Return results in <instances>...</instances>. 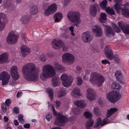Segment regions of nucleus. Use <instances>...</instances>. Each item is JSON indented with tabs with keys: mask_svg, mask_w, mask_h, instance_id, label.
<instances>
[{
	"mask_svg": "<svg viewBox=\"0 0 129 129\" xmlns=\"http://www.w3.org/2000/svg\"><path fill=\"white\" fill-rule=\"evenodd\" d=\"M39 71V69L34 64L31 63H28L24 66L22 70L24 78L29 81L37 80L38 79Z\"/></svg>",
	"mask_w": 129,
	"mask_h": 129,
	"instance_id": "1",
	"label": "nucleus"
},
{
	"mask_svg": "<svg viewBox=\"0 0 129 129\" xmlns=\"http://www.w3.org/2000/svg\"><path fill=\"white\" fill-rule=\"evenodd\" d=\"M55 72L53 67L50 65L43 66L40 78L42 80H45L47 78L52 77L55 75Z\"/></svg>",
	"mask_w": 129,
	"mask_h": 129,
	"instance_id": "2",
	"label": "nucleus"
},
{
	"mask_svg": "<svg viewBox=\"0 0 129 129\" xmlns=\"http://www.w3.org/2000/svg\"><path fill=\"white\" fill-rule=\"evenodd\" d=\"M81 14L78 11H71L67 13V17L69 20L74 23V26H78L81 22Z\"/></svg>",
	"mask_w": 129,
	"mask_h": 129,
	"instance_id": "3",
	"label": "nucleus"
},
{
	"mask_svg": "<svg viewBox=\"0 0 129 129\" xmlns=\"http://www.w3.org/2000/svg\"><path fill=\"white\" fill-rule=\"evenodd\" d=\"M91 77L90 80L91 83L99 87L101 86L105 80V78L101 74L95 72L91 74Z\"/></svg>",
	"mask_w": 129,
	"mask_h": 129,
	"instance_id": "4",
	"label": "nucleus"
},
{
	"mask_svg": "<svg viewBox=\"0 0 129 129\" xmlns=\"http://www.w3.org/2000/svg\"><path fill=\"white\" fill-rule=\"evenodd\" d=\"M117 110V109L116 108H111L108 110L106 114V118H105L103 120V123H102V119L100 118L99 117L97 120L96 123L94 125V127H98L100 125L102 126L104 124L109 123V120L107 118L110 116Z\"/></svg>",
	"mask_w": 129,
	"mask_h": 129,
	"instance_id": "5",
	"label": "nucleus"
},
{
	"mask_svg": "<svg viewBox=\"0 0 129 129\" xmlns=\"http://www.w3.org/2000/svg\"><path fill=\"white\" fill-rule=\"evenodd\" d=\"M116 3L114 5L115 10L118 13H119L121 11L122 15L125 17L127 18L129 17V10L127 8L124 7L122 8L121 6L122 0H114Z\"/></svg>",
	"mask_w": 129,
	"mask_h": 129,
	"instance_id": "6",
	"label": "nucleus"
},
{
	"mask_svg": "<svg viewBox=\"0 0 129 129\" xmlns=\"http://www.w3.org/2000/svg\"><path fill=\"white\" fill-rule=\"evenodd\" d=\"M49 4L46 3L43 6V9L45 10L44 14L48 16L53 14L56 11L57 6L55 3H53L49 6Z\"/></svg>",
	"mask_w": 129,
	"mask_h": 129,
	"instance_id": "7",
	"label": "nucleus"
},
{
	"mask_svg": "<svg viewBox=\"0 0 129 129\" xmlns=\"http://www.w3.org/2000/svg\"><path fill=\"white\" fill-rule=\"evenodd\" d=\"M121 97V95L117 92H110L107 94L106 98L111 103H115Z\"/></svg>",
	"mask_w": 129,
	"mask_h": 129,
	"instance_id": "8",
	"label": "nucleus"
},
{
	"mask_svg": "<svg viewBox=\"0 0 129 129\" xmlns=\"http://www.w3.org/2000/svg\"><path fill=\"white\" fill-rule=\"evenodd\" d=\"M19 37L18 35L15 31H11L7 37V42L10 45L15 44L17 42Z\"/></svg>",
	"mask_w": 129,
	"mask_h": 129,
	"instance_id": "9",
	"label": "nucleus"
},
{
	"mask_svg": "<svg viewBox=\"0 0 129 129\" xmlns=\"http://www.w3.org/2000/svg\"><path fill=\"white\" fill-rule=\"evenodd\" d=\"M62 60L63 62L68 65L72 64L75 60V57L72 54L66 53L62 56Z\"/></svg>",
	"mask_w": 129,
	"mask_h": 129,
	"instance_id": "10",
	"label": "nucleus"
},
{
	"mask_svg": "<svg viewBox=\"0 0 129 129\" xmlns=\"http://www.w3.org/2000/svg\"><path fill=\"white\" fill-rule=\"evenodd\" d=\"M10 78V75L6 71H3L0 73V79L2 80V85L8 84Z\"/></svg>",
	"mask_w": 129,
	"mask_h": 129,
	"instance_id": "11",
	"label": "nucleus"
},
{
	"mask_svg": "<svg viewBox=\"0 0 129 129\" xmlns=\"http://www.w3.org/2000/svg\"><path fill=\"white\" fill-rule=\"evenodd\" d=\"M58 116L56 118L54 124L61 126L63 123L66 122L68 121L67 118L65 116L62 115L58 114Z\"/></svg>",
	"mask_w": 129,
	"mask_h": 129,
	"instance_id": "12",
	"label": "nucleus"
},
{
	"mask_svg": "<svg viewBox=\"0 0 129 129\" xmlns=\"http://www.w3.org/2000/svg\"><path fill=\"white\" fill-rule=\"evenodd\" d=\"M81 38L82 40L85 43H89L93 39V36L91 33L89 31L83 33L82 34Z\"/></svg>",
	"mask_w": 129,
	"mask_h": 129,
	"instance_id": "13",
	"label": "nucleus"
},
{
	"mask_svg": "<svg viewBox=\"0 0 129 129\" xmlns=\"http://www.w3.org/2000/svg\"><path fill=\"white\" fill-rule=\"evenodd\" d=\"M92 31L96 36L99 37L102 35L103 32L101 28L99 26L94 25L92 28Z\"/></svg>",
	"mask_w": 129,
	"mask_h": 129,
	"instance_id": "14",
	"label": "nucleus"
},
{
	"mask_svg": "<svg viewBox=\"0 0 129 129\" xmlns=\"http://www.w3.org/2000/svg\"><path fill=\"white\" fill-rule=\"evenodd\" d=\"M9 59V54L7 52L3 53L0 55V64H3L8 63Z\"/></svg>",
	"mask_w": 129,
	"mask_h": 129,
	"instance_id": "15",
	"label": "nucleus"
},
{
	"mask_svg": "<svg viewBox=\"0 0 129 129\" xmlns=\"http://www.w3.org/2000/svg\"><path fill=\"white\" fill-rule=\"evenodd\" d=\"M105 29V35L107 37L110 38L114 36L115 33L110 26H106Z\"/></svg>",
	"mask_w": 129,
	"mask_h": 129,
	"instance_id": "16",
	"label": "nucleus"
},
{
	"mask_svg": "<svg viewBox=\"0 0 129 129\" xmlns=\"http://www.w3.org/2000/svg\"><path fill=\"white\" fill-rule=\"evenodd\" d=\"M104 51L106 56L108 59L112 60L114 59V53L111 49H105Z\"/></svg>",
	"mask_w": 129,
	"mask_h": 129,
	"instance_id": "17",
	"label": "nucleus"
},
{
	"mask_svg": "<svg viewBox=\"0 0 129 129\" xmlns=\"http://www.w3.org/2000/svg\"><path fill=\"white\" fill-rule=\"evenodd\" d=\"M52 43L59 48H65L64 43L60 40L54 39Z\"/></svg>",
	"mask_w": 129,
	"mask_h": 129,
	"instance_id": "18",
	"label": "nucleus"
},
{
	"mask_svg": "<svg viewBox=\"0 0 129 129\" xmlns=\"http://www.w3.org/2000/svg\"><path fill=\"white\" fill-rule=\"evenodd\" d=\"M2 15V13H0V31L4 29L6 24L8 21V20L6 17H1V16Z\"/></svg>",
	"mask_w": 129,
	"mask_h": 129,
	"instance_id": "19",
	"label": "nucleus"
},
{
	"mask_svg": "<svg viewBox=\"0 0 129 129\" xmlns=\"http://www.w3.org/2000/svg\"><path fill=\"white\" fill-rule=\"evenodd\" d=\"M97 6L95 5H92L90 6L89 9V14L92 17H95L97 14Z\"/></svg>",
	"mask_w": 129,
	"mask_h": 129,
	"instance_id": "20",
	"label": "nucleus"
},
{
	"mask_svg": "<svg viewBox=\"0 0 129 129\" xmlns=\"http://www.w3.org/2000/svg\"><path fill=\"white\" fill-rule=\"evenodd\" d=\"M52 85L55 87L58 86L60 84V79L58 77H55L51 80Z\"/></svg>",
	"mask_w": 129,
	"mask_h": 129,
	"instance_id": "21",
	"label": "nucleus"
},
{
	"mask_svg": "<svg viewBox=\"0 0 129 129\" xmlns=\"http://www.w3.org/2000/svg\"><path fill=\"white\" fill-rule=\"evenodd\" d=\"M54 21L58 22L63 18V14L60 12H57L54 14Z\"/></svg>",
	"mask_w": 129,
	"mask_h": 129,
	"instance_id": "22",
	"label": "nucleus"
},
{
	"mask_svg": "<svg viewBox=\"0 0 129 129\" xmlns=\"http://www.w3.org/2000/svg\"><path fill=\"white\" fill-rule=\"evenodd\" d=\"M74 103L77 106L82 108H84L86 106V104L84 101L76 100L74 101Z\"/></svg>",
	"mask_w": 129,
	"mask_h": 129,
	"instance_id": "23",
	"label": "nucleus"
},
{
	"mask_svg": "<svg viewBox=\"0 0 129 129\" xmlns=\"http://www.w3.org/2000/svg\"><path fill=\"white\" fill-rule=\"evenodd\" d=\"M80 90L79 88L75 87L72 90L71 95L73 97H75L76 96L80 95Z\"/></svg>",
	"mask_w": 129,
	"mask_h": 129,
	"instance_id": "24",
	"label": "nucleus"
},
{
	"mask_svg": "<svg viewBox=\"0 0 129 129\" xmlns=\"http://www.w3.org/2000/svg\"><path fill=\"white\" fill-rule=\"evenodd\" d=\"M70 78L68 80L62 82L63 85L64 87H68L71 85L73 78V77H70Z\"/></svg>",
	"mask_w": 129,
	"mask_h": 129,
	"instance_id": "25",
	"label": "nucleus"
},
{
	"mask_svg": "<svg viewBox=\"0 0 129 129\" xmlns=\"http://www.w3.org/2000/svg\"><path fill=\"white\" fill-rule=\"evenodd\" d=\"M67 93V91L65 89H61L59 90L57 93L59 98L64 96Z\"/></svg>",
	"mask_w": 129,
	"mask_h": 129,
	"instance_id": "26",
	"label": "nucleus"
},
{
	"mask_svg": "<svg viewBox=\"0 0 129 129\" xmlns=\"http://www.w3.org/2000/svg\"><path fill=\"white\" fill-rule=\"evenodd\" d=\"M29 11L30 13L31 14L35 15L38 12V7L36 5H33L30 7Z\"/></svg>",
	"mask_w": 129,
	"mask_h": 129,
	"instance_id": "27",
	"label": "nucleus"
},
{
	"mask_svg": "<svg viewBox=\"0 0 129 129\" xmlns=\"http://www.w3.org/2000/svg\"><path fill=\"white\" fill-rule=\"evenodd\" d=\"M111 86L112 88L115 90L114 91L117 92L119 91V90L121 88V86L119 84L115 82H113L112 83Z\"/></svg>",
	"mask_w": 129,
	"mask_h": 129,
	"instance_id": "28",
	"label": "nucleus"
},
{
	"mask_svg": "<svg viewBox=\"0 0 129 129\" xmlns=\"http://www.w3.org/2000/svg\"><path fill=\"white\" fill-rule=\"evenodd\" d=\"M68 28L66 26L64 25L62 28L61 31L64 34L63 35V36L66 39L68 37V36L67 35H65V34L67 33L68 32Z\"/></svg>",
	"mask_w": 129,
	"mask_h": 129,
	"instance_id": "29",
	"label": "nucleus"
},
{
	"mask_svg": "<svg viewBox=\"0 0 129 129\" xmlns=\"http://www.w3.org/2000/svg\"><path fill=\"white\" fill-rule=\"evenodd\" d=\"M100 17L99 20L101 23H103L104 21L106 20L107 19V15L105 13H101L100 15Z\"/></svg>",
	"mask_w": 129,
	"mask_h": 129,
	"instance_id": "30",
	"label": "nucleus"
},
{
	"mask_svg": "<svg viewBox=\"0 0 129 129\" xmlns=\"http://www.w3.org/2000/svg\"><path fill=\"white\" fill-rule=\"evenodd\" d=\"M18 68L16 66H12L10 68V73L11 74L15 73L18 72Z\"/></svg>",
	"mask_w": 129,
	"mask_h": 129,
	"instance_id": "31",
	"label": "nucleus"
},
{
	"mask_svg": "<svg viewBox=\"0 0 129 129\" xmlns=\"http://www.w3.org/2000/svg\"><path fill=\"white\" fill-rule=\"evenodd\" d=\"M127 25L122 21L119 22L118 23V26L120 27L123 32L124 31V30H125L126 28V25Z\"/></svg>",
	"mask_w": 129,
	"mask_h": 129,
	"instance_id": "32",
	"label": "nucleus"
},
{
	"mask_svg": "<svg viewBox=\"0 0 129 129\" xmlns=\"http://www.w3.org/2000/svg\"><path fill=\"white\" fill-rule=\"evenodd\" d=\"M30 51V49H21V52L23 57H25L29 53Z\"/></svg>",
	"mask_w": 129,
	"mask_h": 129,
	"instance_id": "33",
	"label": "nucleus"
},
{
	"mask_svg": "<svg viewBox=\"0 0 129 129\" xmlns=\"http://www.w3.org/2000/svg\"><path fill=\"white\" fill-rule=\"evenodd\" d=\"M70 77H73L72 76L69 75L68 76L66 74H63L61 76L60 78L62 81V82L64 81H66L69 79Z\"/></svg>",
	"mask_w": 129,
	"mask_h": 129,
	"instance_id": "34",
	"label": "nucleus"
},
{
	"mask_svg": "<svg viewBox=\"0 0 129 129\" xmlns=\"http://www.w3.org/2000/svg\"><path fill=\"white\" fill-rule=\"evenodd\" d=\"M20 21L23 24H26L29 21V19L26 16H22L20 19Z\"/></svg>",
	"mask_w": 129,
	"mask_h": 129,
	"instance_id": "35",
	"label": "nucleus"
},
{
	"mask_svg": "<svg viewBox=\"0 0 129 129\" xmlns=\"http://www.w3.org/2000/svg\"><path fill=\"white\" fill-rule=\"evenodd\" d=\"M95 93H93L88 95L86 94V97L87 99L90 101H92L95 99Z\"/></svg>",
	"mask_w": 129,
	"mask_h": 129,
	"instance_id": "36",
	"label": "nucleus"
},
{
	"mask_svg": "<svg viewBox=\"0 0 129 129\" xmlns=\"http://www.w3.org/2000/svg\"><path fill=\"white\" fill-rule=\"evenodd\" d=\"M107 0H104L100 3V6L103 9L106 8L107 5Z\"/></svg>",
	"mask_w": 129,
	"mask_h": 129,
	"instance_id": "37",
	"label": "nucleus"
},
{
	"mask_svg": "<svg viewBox=\"0 0 129 129\" xmlns=\"http://www.w3.org/2000/svg\"><path fill=\"white\" fill-rule=\"evenodd\" d=\"M13 79L15 80H17L20 78V75L18 72L11 74Z\"/></svg>",
	"mask_w": 129,
	"mask_h": 129,
	"instance_id": "38",
	"label": "nucleus"
},
{
	"mask_svg": "<svg viewBox=\"0 0 129 129\" xmlns=\"http://www.w3.org/2000/svg\"><path fill=\"white\" fill-rule=\"evenodd\" d=\"M106 11L108 14L111 15H114L115 13L113 10L110 7H108L105 9Z\"/></svg>",
	"mask_w": 129,
	"mask_h": 129,
	"instance_id": "39",
	"label": "nucleus"
},
{
	"mask_svg": "<svg viewBox=\"0 0 129 129\" xmlns=\"http://www.w3.org/2000/svg\"><path fill=\"white\" fill-rule=\"evenodd\" d=\"M94 110V113L96 115L99 116L101 115V112L99 107H95Z\"/></svg>",
	"mask_w": 129,
	"mask_h": 129,
	"instance_id": "40",
	"label": "nucleus"
},
{
	"mask_svg": "<svg viewBox=\"0 0 129 129\" xmlns=\"http://www.w3.org/2000/svg\"><path fill=\"white\" fill-rule=\"evenodd\" d=\"M93 123V121L90 119H89L86 122L85 126L86 127H91L92 126Z\"/></svg>",
	"mask_w": 129,
	"mask_h": 129,
	"instance_id": "41",
	"label": "nucleus"
},
{
	"mask_svg": "<svg viewBox=\"0 0 129 129\" xmlns=\"http://www.w3.org/2000/svg\"><path fill=\"white\" fill-rule=\"evenodd\" d=\"M114 59L115 62L116 63H119L120 62V57L117 54H115L114 55Z\"/></svg>",
	"mask_w": 129,
	"mask_h": 129,
	"instance_id": "42",
	"label": "nucleus"
},
{
	"mask_svg": "<svg viewBox=\"0 0 129 129\" xmlns=\"http://www.w3.org/2000/svg\"><path fill=\"white\" fill-rule=\"evenodd\" d=\"M54 66L56 69L59 71H61L63 69L62 66L57 63H56L54 64Z\"/></svg>",
	"mask_w": 129,
	"mask_h": 129,
	"instance_id": "43",
	"label": "nucleus"
},
{
	"mask_svg": "<svg viewBox=\"0 0 129 129\" xmlns=\"http://www.w3.org/2000/svg\"><path fill=\"white\" fill-rule=\"evenodd\" d=\"M112 26L114 28L115 31L117 33H119L120 32L121 30L115 24L113 23Z\"/></svg>",
	"mask_w": 129,
	"mask_h": 129,
	"instance_id": "44",
	"label": "nucleus"
},
{
	"mask_svg": "<svg viewBox=\"0 0 129 129\" xmlns=\"http://www.w3.org/2000/svg\"><path fill=\"white\" fill-rule=\"evenodd\" d=\"M46 91L50 97L52 99L53 97L52 90L51 88H47L46 89Z\"/></svg>",
	"mask_w": 129,
	"mask_h": 129,
	"instance_id": "45",
	"label": "nucleus"
},
{
	"mask_svg": "<svg viewBox=\"0 0 129 129\" xmlns=\"http://www.w3.org/2000/svg\"><path fill=\"white\" fill-rule=\"evenodd\" d=\"M115 75L117 79L119 80L120 79V77H121V73L120 71H116L115 73Z\"/></svg>",
	"mask_w": 129,
	"mask_h": 129,
	"instance_id": "46",
	"label": "nucleus"
},
{
	"mask_svg": "<svg viewBox=\"0 0 129 129\" xmlns=\"http://www.w3.org/2000/svg\"><path fill=\"white\" fill-rule=\"evenodd\" d=\"M84 115L87 118H90L92 116L91 114L88 112H86L84 113Z\"/></svg>",
	"mask_w": 129,
	"mask_h": 129,
	"instance_id": "47",
	"label": "nucleus"
},
{
	"mask_svg": "<svg viewBox=\"0 0 129 129\" xmlns=\"http://www.w3.org/2000/svg\"><path fill=\"white\" fill-rule=\"evenodd\" d=\"M77 83L78 85H81L82 84L83 80L80 77H78L77 78Z\"/></svg>",
	"mask_w": 129,
	"mask_h": 129,
	"instance_id": "48",
	"label": "nucleus"
},
{
	"mask_svg": "<svg viewBox=\"0 0 129 129\" xmlns=\"http://www.w3.org/2000/svg\"><path fill=\"white\" fill-rule=\"evenodd\" d=\"M95 93L94 91L91 88H89L87 90L86 94H91Z\"/></svg>",
	"mask_w": 129,
	"mask_h": 129,
	"instance_id": "49",
	"label": "nucleus"
},
{
	"mask_svg": "<svg viewBox=\"0 0 129 129\" xmlns=\"http://www.w3.org/2000/svg\"><path fill=\"white\" fill-rule=\"evenodd\" d=\"M23 118V115L19 114L18 116V120L21 123H23L24 120Z\"/></svg>",
	"mask_w": 129,
	"mask_h": 129,
	"instance_id": "50",
	"label": "nucleus"
},
{
	"mask_svg": "<svg viewBox=\"0 0 129 129\" xmlns=\"http://www.w3.org/2000/svg\"><path fill=\"white\" fill-rule=\"evenodd\" d=\"M46 59L45 56L43 54H42L40 56L39 60L41 61L44 62Z\"/></svg>",
	"mask_w": 129,
	"mask_h": 129,
	"instance_id": "51",
	"label": "nucleus"
},
{
	"mask_svg": "<svg viewBox=\"0 0 129 129\" xmlns=\"http://www.w3.org/2000/svg\"><path fill=\"white\" fill-rule=\"evenodd\" d=\"M126 28L123 32L126 34H129V24L126 25Z\"/></svg>",
	"mask_w": 129,
	"mask_h": 129,
	"instance_id": "52",
	"label": "nucleus"
},
{
	"mask_svg": "<svg viewBox=\"0 0 129 129\" xmlns=\"http://www.w3.org/2000/svg\"><path fill=\"white\" fill-rule=\"evenodd\" d=\"M1 109L4 112H5L7 110V108L6 105L3 103L2 104Z\"/></svg>",
	"mask_w": 129,
	"mask_h": 129,
	"instance_id": "53",
	"label": "nucleus"
},
{
	"mask_svg": "<svg viewBox=\"0 0 129 129\" xmlns=\"http://www.w3.org/2000/svg\"><path fill=\"white\" fill-rule=\"evenodd\" d=\"M55 107L56 109H59V107L60 106L61 102L60 101H56L55 102Z\"/></svg>",
	"mask_w": 129,
	"mask_h": 129,
	"instance_id": "54",
	"label": "nucleus"
},
{
	"mask_svg": "<svg viewBox=\"0 0 129 129\" xmlns=\"http://www.w3.org/2000/svg\"><path fill=\"white\" fill-rule=\"evenodd\" d=\"M74 27L71 26L69 28V30L71 31V34L73 36H75V34L74 33Z\"/></svg>",
	"mask_w": 129,
	"mask_h": 129,
	"instance_id": "55",
	"label": "nucleus"
},
{
	"mask_svg": "<svg viewBox=\"0 0 129 129\" xmlns=\"http://www.w3.org/2000/svg\"><path fill=\"white\" fill-rule=\"evenodd\" d=\"M102 63L104 64H106L108 63L109 65L110 64V63L109 62V61L107 60H102Z\"/></svg>",
	"mask_w": 129,
	"mask_h": 129,
	"instance_id": "56",
	"label": "nucleus"
},
{
	"mask_svg": "<svg viewBox=\"0 0 129 129\" xmlns=\"http://www.w3.org/2000/svg\"><path fill=\"white\" fill-rule=\"evenodd\" d=\"M52 117L51 115L49 114H48L46 116V119L48 121H50Z\"/></svg>",
	"mask_w": 129,
	"mask_h": 129,
	"instance_id": "57",
	"label": "nucleus"
},
{
	"mask_svg": "<svg viewBox=\"0 0 129 129\" xmlns=\"http://www.w3.org/2000/svg\"><path fill=\"white\" fill-rule=\"evenodd\" d=\"M7 5H11L12 4V0H7L6 3Z\"/></svg>",
	"mask_w": 129,
	"mask_h": 129,
	"instance_id": "58",
	"label": "nucleus"
},
{
	"mask_svg": "<svg viewBox=\"0 0 129 129\" xmlns=\"http://www.w3.org/2000/svg\"><path fill=\"white\" fill-rule=\"evenodd\" d=\"M11 102L10 100L9 99H8L5 101V103L7 106H8L10 104Z\"/></svg>",
	"mask_w": 129,
	"mask_h": 129,
	"instance_id": "59",
	"label": "nucleus"
},
{
	"mask_svg": "<svg viewBox=\"0 0 129 129\" xmlns=\"http://www.w3.org/2000/svg\"><path fill=\"white\" fill-rule=\"evenodd\" d=\"M15 80H11L10 82V85L12 86H14L16 84V82L15 81Z\"/></svg>",
	"mask_w": 129,
	"mask_h": 129,
	"instance_id": "60",
	"label": "nucleus"
},
{
	"mask_svg": "<svg viewBox=\"0 0 129 129\" xmlns=\"http://www.w3.org/2000/svg\"><path fill=\"white\" fill-rule=\"evenodd\" d=\"M14 111L15 113H19V109L17 107H15L14 109Z\"/></svg>",
	"mask_w": 129,
	"mask_h": 129,
	"instance_id": "61",
	"label": "nucleus"
},
{
	"mask_svg": "<svg viewBox=\"0 0 129 129\" xmlns=\"http://www.w3.org/2000/svg\"><path fill=\"white\" fill-rule=\"evenodd\" d=\"M24 127L26 128H28L30 127V125L28 123L24 124L23 125Z\"/></svg>",
	"mask_w": 129,
	"mask_h": 129,
	"instance_id": "62",
	"label": "nucleus"
},
{
	"mask_svg": "<svg viewBox=\"0 0 129 129\" xmlns=\"http://www.w3.org/2000/svg\"><path fill=\"white\" fill-rule=\"evenodd\" d=\"M22 92H18L16 96L17 98H19L22 95Z\"/></svg>",
	"mask_w": 129,
	"mask_h": 129,
	"instance_id": "63",
	"label": "nucleus"
},
{
	"mask_svg": "<svg viewBox=\"0 0 129 129\" xmlns=\"http://www.w3.org/2000/svg\"><path fill=\"white\" fill-rule=\"evenodd\" d=\"M71 1V0H64V4L67 5L69 4L70 2Z\"/></svg>",
	"mask_w": 129,
	"mask_h": 129,
	"instance_id": "64",
	"label": "nucleus"
}]
</instances>
